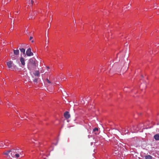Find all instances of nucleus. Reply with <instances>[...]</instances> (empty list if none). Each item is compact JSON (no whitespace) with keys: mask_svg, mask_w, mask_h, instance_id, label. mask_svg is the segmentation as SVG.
Here are the masks:
<instances>
[{"mask_svg":"<svg viewBox=\"0 0 159 159\" xmlns=\"http://www.w3.org/2000/svg\"><path fill=\"white\" fill-rule=\"evenodd\" d=\"M154 138L156 140H159V135L158 134H156L154 136Z\"/></svg>","mask_w":159,"mask_h":159,"instance_id":"nucleus-10","label":"nucleus"},{"mask_svg":"<svg viewBox=\"0 0 159 159\" xmlns=\"http://www.w3.org/2000/svg\"><path fill=\"white\" fill-rule=\"evenodd\" d=\"M26 54L28 56H30L33 55V53L31 52V49L29 48L26 51Z\"/></svg>","mask_w":159,"mask_h":159,"instance_id":"nucleus-3","label":"nucleus"},{"mask_svg":"<svg viewBox=\"0 0 159 159\" xmlns=\"http://www.w3.org/2000/svg\"><path fill=\"white\" fill-rule=\"evenodd\" d=\"M93 131L95 134H97L98 131V129L97 128H95L93 129Z\"/></svg>","mask_w":159,"mask_h":159,"instance_id":"nucleus-12","label":"nucleus"},{"mask_svg":"<svg viewBox=\"0 0 159 159\" xmlns=\"http://www.w3.org/2000/svg\"><path fill=\"white\" fill-rule=\"evenodd\" d=\"M20 61L21 63L22 66H22V67H23L25 64V60L24 58L23 57H20Z\"/></svg>","mask_w":159,"mask_h":159,"instance_id":"nucleus-5","label":"nucleus"},{"mask_svg":"<svg viewBox=\"0 0 159 159\" xmlns=\"http://www.w3.org/2000/svg\"><path fill=\"white\" fill-rule=\"evenodd\" d=\"M33 4V1L32 0L31 1V5H32Z\"/></svg>","mask_w":159,"mask_h":159,"instance_id":"nucleus-22","label":"nucleus"},{"mask_svg":"<svg viewBox=\"0 0 159 159\" xmlns=\"http://www.w3.org/2000/svg\"><path fill=\"white\" fill-rule=\"evenodd\" d=\"M45 84L48 86L50 85V84H51V82L48 79L45 80Z\"/></svg>","mask_w":159,"mask_h":159,"instance_id":"nucleus-7","label":"nucleus"},{"mask_svg":"<svg viewBox=\"0 0 159 159\" xmlns=\"http://www.w3.org/2000/svg\"><path fill=\"white\" fill-rule=\"evenodd\" d=\"M47 67V68L48 69H49V67Z\"/></svg>","mask_w":159,"mask_h":159,"instance_id":"nucleus-23","label":"nucleus"},{"mask_svg":"<svg viewBox=\"0 0 159 159\" xmlns=\"http://www.w3.org/2000/svg\"><path fill=\"white\" fill-rule=\"evenodd\" d=\"M7 65L9 68H10L12 66L13 62L11 61L7 62Z\"/></svg>","mask_w":159,"mask_h":159,"instance_id":"nucleus-6","label":"nucleus"},{"mask_svg":"<svg viewBox=\"0 0 159 159\" xmlns=\"http://www.w3.org/2000/svg\"><path fill=\"white\" fill-rule=\"evenodd\" d=\"M37 61L34 58L30 59L28 64V68L30 70H33L36 68Z\"/></svg>","mask_w":159,"mask_h":159,"instance_id":"nucleus-1","label":"nucleus"},{"mask_svg":"<svg viewBox=\"0 0 159 159\" xmlns=\"http://www.w3.org/2000/svg\"><path fill=\"white\" fill-rule=\"evenodd\" d=\"M9 143V141L8 140H6L4 141V144L6 146H7L8 144Z\"/></svg>","mask_w":159,"mask_h":159,"instance_id":"nucleus-14","label":"nucleus"},{"mask_svg":"<svg viewBox=\"0 0 159 159\" xmlns=\"http://www.w3.org/2000/svg\"><path fill=\"white\" fill-rule=\"evenodd\" d=\"M3 146H4V145L2 143V142H0V147H3Z\"/></svg>","mask_w":159,"mask_h":159,"instance_id":"nucleus-16","label":"nucleus"},{"mask_svg":"<svg viewBox=\"0 0 159 159\" xmlns=\"http://www.w3.org/2000/svg\"><path fill=\"white\" fill-rule=\"evenodd\" d=\"M34 40H31V42H32V43H33V42H34Z\"/></svg>","mask_w":159,"mask_h":159,"instance_id":"nucleus-21","label":"nucleus"},{"mask_svg":"<svg viewBox=\"0 0 159 159\" xmlns=\"http://www.w3.org/2000/svg\"><path fill=\"white\" fill-rule=\"evenodd\" d=\"M37 79H34V81L35 82H36L37 81Z\"/></svg>","mask_w":159,"mask_h":159,"instance_id":"nucleus-17","label":"nucleus"},{"mask_svg":"<svg viewBox=\"0 0 159 159\" xmlns=\"http://www.w3.org/2000/svg\"><path fill=\"white\" fill-rule=\"evenodd\" d=\"M19 148H15L12 149L11 150V154L12 157L13 158H18L20 157V155L21 154V152H16V151L18 150Z\"/></svg>","mask_w":159,"mask_h":159,"instance_id":"nucleus-2","label":"nucleus"},{"mask_svg":"<svg viewBox=\"0 0 159 159\" xmlns=\"http://www.w3.org/2000/svg\"><path fill=\"white\" fill-rule=\"evenodd\" d=\"M152 157L150 155H148L145 156V159H152Z\"/></svg>","mask_w":159,"mask_h":159,"instance_id":"nucleus-11","label":"nucleus"},{"mask_svg":"<svg viewBox=\"0 0 159 159\" xmlns=\"http://www.w3.org/2000/svg\"><path fill=\"white\" fill-rule=\"evenodd\" d=\"M34 75L35 76H39V71H36Z\"/></svg>","mask_w":159,"mask_h":159,"instance_id":"nucleus-15","label":"nucleus"},{"mask_svg":"<svg viewBox=\"0 0 159 159\" xmlns=\"http://www.w3.org/2000/svg\"><path fill=\"white\" fill-rule=\"evenodd\" d=\"M13 52H14V53L15 55H19V51L18 50H13Z\"/></svg>","mask_w":159,"mask_h":159,"instance_id":"nucleus-9","label":"nucleus"},{"mask_svg":"<svg viewBox=\"0 0 159 159\" xmlns=\"http://www.w3.org/2000/svg\"><path fill=\"white\" fill-rule=\"evenodd\" d=\"M33 37H30V40H31L33 39Z\"/></svg>","mask_w":159,"mask_h":159,"instance_id":"nucleus-18","label":"nucleus"},{"mask_svg":"<svg viewBox=\"0 0 159 159\" xmlns=\"http://www.w3.org/2000/svg\"><path fill=\"white\" fill-rule=\"evenodd\" d=\"M64 115L65 118L66 119H68L70 117V115L68 111L65 112L64 113Z\"/></svg>","mask_w":159,"mask_h":159,"instance_id":"nucleus-4","label":"nucleus"},{"mask_svg":"<svg viewBox=\"0 0 159 159\" xmlns=\"http://www.w3.org/2000/svg\"><path fill=\"white\" fill-rule=\"evenodd\" d=\"M1 104V101H0V104Z\"/></svg>","mask_w":159,"mask_h":159,"instance_id":"nucleus-24","label":"nucleus"},{"mask_svg":"<svg viewBox=\"0 0 159 159\" xmlns=\"http://www.w3.org/2000/svg\"><path fill=\"white\" fill-rule=\"evenodd\" d=\"M11 152V150L4 151L3 152V154L6 155L8 156L10 152Z\"/></svg>","mask_w":159,"mask_h":159,"instance_id":"nucleus-8","label":"nucleus"},{"mask_svg":"<svg viewBox=\"0 0 159 159\" xmlns=\"http://www.w3.org/2000/svg\"><path fill=\"white\" fill-rule=\"evenodd\" d=\"M49 87H48V88H47V89L48 90H49Z\"/></svg>","mask_w":159,"mask_h":159,"instance_id":"nucleus-20","label":"nucleus"},{"mask_svg":"<svg viewBox=\"0 0 159 159\" xmlns=\"http://www.w3.org/2000/svg\"><path fill=\"white\" fill-rule=\"evenodd\" d=\"M20 50L21 52H22L23 54H25V49L24 48H20Z\"/></svg>","mask_w":159,"mask_h":159,"instance_id":"nucleus-13","label":"nucleus"},{"mask_svg":"<svg viewBox=\"0 0 159 159\" xmlns=\"http://www.w3.org/2000/svg\"><path fill=\"white\" fill-rule=\"evenodd\" d=\"M18 11H15V14H17V13H18Z\"/></svg>","mask_w":159,"mask_h":159,"instance_id":"nucleus-19","label":"nucleus"}]
</instances>
